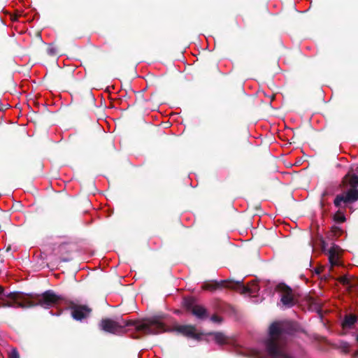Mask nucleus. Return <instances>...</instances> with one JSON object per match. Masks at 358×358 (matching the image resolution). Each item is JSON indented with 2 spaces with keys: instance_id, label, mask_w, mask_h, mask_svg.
Wrapping results in <instances>:
<instances>
[{
  "instance_id": "f257e3e1",
  "label": "nucleus",
  "mask_w": 358,
  "mask_h": 358,
  "mask_svg": "<svg viewBox=\"0 0 358 358\" xmlns=\"http://www.w3.org/2000/svg\"><path fill=\"white\" fill-rule=\"evenodd\" d=\"M297 331V324L291 320H275L271 322L265 341L269 358H293L287 352L286 345Z\"/></svg>"
},
{
  "instance_id": "f03ea898",
  "label": "nucleus",
  "mask_w": 358,
  "mask_h": 358,
  "mask_svg": "<svg viewBox=\"0 0 358 358\" xmlns=\"http://www.w3.org/2000/svg\"><path fill=\"white\" fill-rule=\"evenodd\" d=\"M99 327L102 331L112 334L124 333L126 327H132L136 331L145 334H158L166 331L164 324L157 317L141 321L124 320L121 317L115 320L103 318Z\"/></svg>"
},
{
  "instance_id": "7ed1b4c3",
  "label": "nucleus",
  "mask_w": 358,
  "mask_h": 358,
  "mask_svg": "<svg viewBox=\"0 0 358 358\" xmlns=\"http://www.w3.org/2000/svg\"><path fill=\"white\" fill-rule=\"evenodd\" d=\"M8 296L15 301L18 299L22 300L23 302L17 303V306L21 308H32L38 306L48 309L57 305L64 299L62 295L57 294L52 289L46 290L41 294L13 292Z\"/></svg>"
},
{
  "instance_id": "20e7f679",
  "label": "nucleus",
  "mask_w": 358,
  "mask_h": 358,
  "mask_svg": "<svg viewBox=\"0 0 358 358\" xmlns=\"http://www.w3.org/2000/svg\"><path fill=\"white\" fill-rule=\"evenodd\" d=\"M182 306L187 311L190 312L199 320H206L209 317L207 309L196 303V299L194 297H185L182 301Z\"/></svg>"
},
{
  "instance_id": "39448f33",
  "label": "nucleus",
  "mask_w": 358,
  "mask_h": 358,
  "mask_svg": "<svg viewBox=\"0 0 358 358\" xmlns=\"http://www.w3.org/2000/svg\"><path fill=\"white\" fill-rule=\"evenodd\" d=\"M71 317L76 321L82 322L87 319L92 314V309L85 304H79L75 301L69 302Z\"/></svg>"
},
{
  "instance_id": "423d86ee",
  "label": "nucleus",
  "mask_w": 358,
  "mask_h": 358,
  "mask_svg": "<svg viewBox=\"0 0 358 358\" xmlns=\"http://www.w3.org/2000/svg\"><path fill=\"white\" fill-rule=\"evenodd\" d=\"M275 290L281 293L280 302L285 308H292L296 303L292 289L285 283L277 285Z\"/></svg>"
},
{
  "instance_id": "0eeeda50",
  "label": "nucleus",
  "mask_w": 358,
  "mask_h": 358,
  "mask_svg": "<svg viewBox=\"0 0 358 358\" xmlns=\"http://www.w3.org/2000/svg\"><path fill=\"white\" fill-rule=\"evenodd\" d=\"M173 330L188 338L197 341L201 340V336L203 335L196 331L195 326L191 324L177 325L174 327Z\"/></svg>"
},
{
  "instance_id": "6e6552de",
  "label": "nucleus",
  "mask_w": 358,
  "mask_h": 358,
  "mask_svg": "<svg viewBox=\"0 0 358 358\" xmlns=\"http://www.w3.org/2000/svg\"><path fill=\"white\" fill-rule=\"evenodd\" d=\"M358 201V191L348 190L345 194H338L334 201V203L336 207H340L341 202L344 203H352Z\"/></svg>"
},
{
  "instance_id": "1a4fd4ad",
  "label": "nucleus",
  "mask_w": 358,
  "mask_h": 358,
  "mask_svg": "<svg viewBox=\"0 0 358 358\" xmlns=\"http://www.w3.org/2000/svg\"><path fill=\"white\" fill-rule=\"evenodd\" d=\"M231 285L234 287V288H231L232 289H237L241 294H255L259 289L258 284L255 281L251 282L247 285H243L241 282H232Z\"/></svg>"
},
{
  "instance_id": "9d476101",
  "label": "nucleus",
  "mask_w": 358,
  "mask_h": 358,
  "mask_svg": "<svg viewBox=\"0 0 358 358\" xmlns=\"http://www.w3.org/2000/svg\"><path fill=\"white\" fill-rule=\"evenodd\" d=\"M232 282L230 280H221L220 282H214L213 283H205L202 285V289L206 290L214 291L221 287L227 288H234L231 285Z\"/></svg>"
},
{
  "instance_id": "9b49d317",
  "label": "nucleus",
  "mask_w": 358,
  "mask_h": 358,
  "mask_svg": "<svg viewBox=\"0 0 358 358\" xmlns=\"http://www.w3.org/2000/svg\"><path fill=\"white\" fill-rule=\"evenodd\" d=\"M338 250L339 247L336 245H333L328 250L329 261L332 266L338 264Z\"/></svg>"
},
{
  "instance_id": "f8f14e48",
  "label": "nucleus",
  "mask_w": 358,
  "mask_h": 358,
  "mask_svg": "<svg viewBox=\"0 0 358 358\" xmlns=\"http://www.w3.org/2000/svg\"><path fill=\"white\" fill-rule=\"evenodd\" d=\"M343 183L348 184L350 186V189L349 190H355L358 191L357 187H358V176L355 174H350L348 173L343 178Z\"/></svg>"
},
{
  "instance_id": "ddd939ff",
  "label": "nucleus",
  "mask_w": 358,
  "mask_h": 358,
  "mask_svg": "<svg viewBox=\"0 0 358 358\" xmlns=\"http://www.w3.org/2000/svg\"><path fill=\"white\" fill-rule=\"evenodd\" d=\"M10 292L5 294V296L6 298H8V299L10 300H8V299H2L1 302V304H0V306L1 307H3V308H8V307H12V308H19L17 306V303H22L23 302L22 300H20V299H18V300H13L11 298L8 297V295L10 294Z\"/></svg>"
},
{
  "instance_id": "4468645a",
  "label": "nucleus",
  "mask_w": 358,
  "mask_h": 358,
  "mask_svg": "<svg viewBox=\"0 0 358 358\" xmlns=\"http://www.w3.org/2000/svg\"><path fill=\"white\" fill-rule=\"evenodd\" d=\"M358 317L353 314L346 315L342 322L343 328H351L357 322Z\"/></svg>"
},
{
  "instance_id": "2eb2a0df",
  "label": "nucleus",
  "mask_w": 358,
  "mask_h": 358,
  "mask_svg": "<svg viewBox=\"0 0 358 358\" xmlns=\"http://www.w3.org/2000/svg\"><path fill=\"white\" fill-rule=\"evenodd\" d=\"M214 335V339L215 342L219 345L228 344L229 339L223 333L216 332L213 334Z\"/></svg>"
},
{
  "instance_id": "dca6fc26",
  "label": "nucleus",
  "mask_w": 358,
  "mask_h": 358,
  "mask_svg": "<svg viewBox=\"0 0 358 358\" xmlns=\"http://www.w3.org/2000/svg\"><path fill=\"white\" fill-rule=\"evenodd\" d=\"M338 281L345 286L351 287V280L347 276H341L338 278Z\"/></svg>"
},
{
  "instance_id": "f3484780",
  "label": "nucleus",
  "mask_w": 358,
  "mask_h": 358,
  "mask_svg": "<svg viewBox=\"0 0 358 358\" xmlns=\"http://www.w3.org/2000/svg\"><path fill=\"white\" fill-rule=\"evenodd\" d=\"M47 53L50 56H55L58 54V51L55 47L52 45H50L47 48Z\"/></svg>"
},
{
  "instance_id": "a211bd4d",
  "label": "nucleus",
  "mask_w": 358,
  "mask_h": 358,
  "mask_svg": "<svg viewBox=\"0 0 358 358\" xmlns=\"http://www.w3.org/2000/svg\"><path fill=\"white\" fill-rule=\"evenodd\" d=\"M210 320L213 322L221 323L222 321V318L218 316L217 315L214 314L211 316Z\"/></svg>"
},
{
  "instance_id": "6ab92c4d",
  "label": "nucleus",
  "mask_w": 358,
  "mask_h": 358,
  "mask_svg": "<svg viewBox=\"0 0 358 358\" xmlns=\"http://www.w3.org/2000/svg\"><path fill=\"white\" fill-rule=\"evenodd\" d=\"M9 358H20V355L16 349H13L9 353Z\"/></svg>"
},
{
  "instance_id": "aec40b11",
  "label": "nucleus",
  "mask_w": 358,
  "mask_h": 358,
  "mask_svg": "<svg viewBox=\"0 0 358 358\" xmlns=\"http://www.w3.org/2000/svg\"><path fill=\"white\" fill-rule=\"evenodd\" d=\"M335 220L339 222H344L345 221V217L344 215H341L339 217H335Z\"/></svg>"
},
{
  "instance_id": "412c9836",
  "label": "nucleus",
  "mask_w": 358,
  "mask_h": 358,
  "mask_svg": "<svg viewBox=\"0 0 358 358\" xmlns=\"http://www.w3.org/2000/svg\"><path fill=\"white\" fill-rule=\"evenodd\" d=\"M3 292V288L1 286H0V294H2Z\"/></svg>"
},
{
  "instance_id": "4be33fe9",
  "label": "nucleus",
  "mask_w": 358,
  "mask_h": 358,
  "mask_svg": "<svg viewBox=\"0 0 358 358\" xmlns=\"http://www.w3.org/2000/svg\"><path fill=\"white\" fill-rule=\"evenodd\" d=\"M315 272H316L317 273H320V268L316 269V270H315Z\"/></svg>"
},
{
  "instance_id": "5701e85b",
  "label": "nucleus",
  "mask_w": 358,
  "mask_h": 358,
  "mask_svg": "<svg viewBox=\"0 0 358 358\" xmlns=\"http://www.w3.org/2000/svg\"><path fill=\"white\" fill-rule=\"evenodd\" d=\"M356 339H357V341L358 342V334L357 335V338H356ZM356 355H358V351L356 352Z\"/></svg>"
},
{
  "instance_id": "b1692460",
  "label": "nucleus",
  "mask_w": 358,
  "mask_h": 358,
  "mask_svg": "<svg viewBox=\"0 0 358 358\" xmlns=\"http://www.w3.org/2000/svg\"><path fill=\"white\" fill-rule=\"evenodd\" d=\"M325 195H327V192H324L323 193L322 196H324Z\"/></svg>"
}]
</instances>
